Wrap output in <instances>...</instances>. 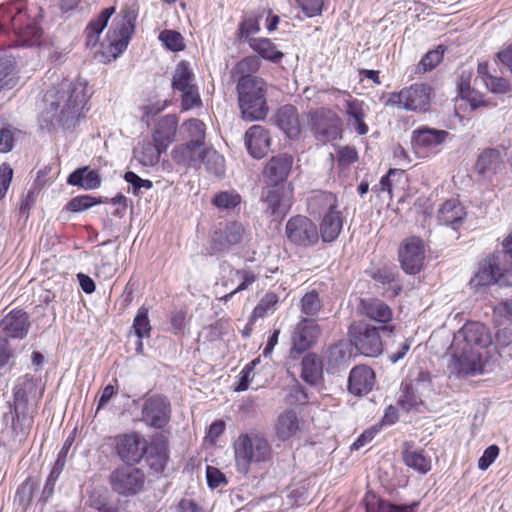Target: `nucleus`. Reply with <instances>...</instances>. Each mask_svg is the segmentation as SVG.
Wrapping results in <instances>:
<instances>
[{
	"label": "nucleus",
	"mask_w": 512,
	"mask_h": 512,
	"mask_svg": "<svg viewBox=\"0 0 512 512\" xmlns=\"http://www.w3.org/2000/svg\"><path fill=\"white\" fill-rule=\"evenodd\" d=\"M261 200L265 213L270 216L283 217L290 208V204L283 199V186L267 184L262 189Z\"/></svg>",
	"instance_id": "27"
},
{
	"label": "nucleus",
	"mask_w": 512,
	"mask_h": 512,
	"mask_svg": "<svg viewBox=\"0 0 512 512\" xmlns=\"http://www.w3.org/2000/svg\"><path fill=\"white\" fill-rule=\"evenodd\" d=\"M402 454L403 461L408 467L422 474L427 473L431 469L430 459L425 456L423 450L412 449V445L406 442Z\"/></svg>",
	"instance_id": "40"
},
{
	"label": "nucleus",
	"mask_w": 512,
	"mask_h": 512,
	"mask_svg": "<svg viewBox=\"0 0 512 512\" xmlns=\"http://www.w3.org/2000/svg\"><path fill=\"white\" fill-rule=\"evenodd\" d=\"M469 284L475 290L491 284L512 286V233L503 240L501 250L495 251L480 263Z\"/></svg>",
	"instance_id": "3"
},
{
	"label": "nucleus",
	"mask_w": 512,
	"mask_h": 512,
	"mask_svg": "<svg viewBox=\"0 0 512 512\" xmlns=\"http://www.w3.org/2000/svg\"><path fill=\"white\" fill-rule=\"evenodd\" d=\"M488 91L495 94H506L510 91V83L502 77L491 76L482 84Z\"/></svg>",
	"instance_id": "64"
},
{
	"label": "nucleus",
	"mask_w": 512,
	"mask_h": 512,
	"mask_svg": "<svg viewBox=\"0 0 512 512\" xmlns=\"http://www.w3.org/2000/svg\"><path fill=\"white\" fill-rule=\"evenodd\" d=\"M236 91L239 108L245 120L258 121L266 117L268 112L267 83L263 78L243 79L236 84Z\"/></svg>",
	"instance_id": "6"
},
{
	"label": "nucleus",
	"mask_w": 512,
	"mask_h": 512,
	"mask_svg": "<svg viewBox=\"0 0 512 512\" xmlns=\"http://www.w3.org/2000/svg\"><path fill=\"white\" fill-rule=\"evenodd\" d=\"M177 126L178 119L176 115L168 114L163 116L155 126V130L152 134L153 141L158 143L162 150H167L169 145L174 141Z\"/></svg>",
	"instance_id": "30"
},
{
	"label": "nucleus",
	"mask_w": 512,
	"mask_h": 512,
	"mask_svg": "<svg viewBox=\"0 0 512 512\" xmlns=\"http://www.w3.org/2000/svg\"><path fill=\"white\" fill-rule=\"evenodd\" d=\"M115 13V7L111 6L103 9L100 14L92 19L86 29V45L89 47H94L98 41L102 31L106 28L109 19Z\"/></svg>",
	"instance_id": "37"
},
{
	"label": "nucleus",
	"mask_w": 512,
	"mask_h": 512,
	"mask_svg": "<svg viewBox=\"0 0 512 512\" xmlns=\"http://www.w3.org/2000/svg\"><path fill=\"white\" fill-rule=\"evenodd\" d=\"M132 328L135 332V335L140 338L150 337L151 333V324L148 317V309L144 306H141L137 314L133 320Z\"/></svg>",
	"instance_id": "51"
},
{
	"label": "nucleus",
	"mask_w": 512,
	"mask_h": 512,
	"mask_svg": "<svg viewBox=\"0 0 512 512\" xmlns=\"http://www.w3.org/2000/svg\"><path fill=\"white\" fill-rule=\"evenodd\" d=\"M421 398L412 386L406 385L398 398L397 404L405 411L416 409L421 404Z\"/></svg>",
	"instance_id": "58"
},
{
	"label": "nucleus",
	"mask_w": 512,
	"mask_h": 512,
	"mask_svg": "<svg viewBox=\"0 0 512 512\" xmlns=\"http://www.w3.org/2000/svg\"><path fill=\"white\" fill-rule=\"evenodd\" d=\"M466 212L464 207L456 199H449L442 204L437 213V219L441 225L450 226L457 230L462 224Z\"/></svg>",
	"instance_id": "31"
},
{
	"label": "nucleus",
	"mask_w": 512,
	"mask_h": 512,
	"mask_svg": "<svg viewBox=\"0 0 512 512\" xmlns=\"http://www.w3.org/2000/svg\"><path fill=\"white\" fill-rule=\"evenodd\" d=\"M173 161L186 168H197L205 163L208 169L212 162L214 164V173L220 175L223 173V158L215 150L205 147H194L186 142L174 147L171 152Z\"/></svg>",
	"instance_id": "9"
},
{
	"label": "nucleus",
	"mask_w": 512,
	"mask_h": 512,
	"mask_svg": "<svg viewBox=\"0 0 512 512\" xmlns=\"http://www.w3.org/2000/svg\"><path fill=\"white\" fill-rule=\"evenodd\" d=\"M15 354L6 338L0 337V374H5L14 367Z\"/></svg>",
	"instance_id": "57"
},
{
	"label": "nucleus",
	"mask_w": 512,
	"mask_h": 512,
	"mask_svg": "<svg viewBox=\"0 0 512 512\" xmlns=\"http://www.w3.org/2000/svg\"><path fill=\"white\" fill-rule=\"evenodd\" d=\"M233 272L235 276L241 278L242 281L235 289L219 298V300L224 303L231 299L235 294L246 290L258 279V275L248 269L234 270Z\"/></svg>",
	"instance_id": "50"
},
{
	"label": "nucleus",
	"mask_w": 512,
	"mask_h": 512,
	"mask_svg": "<svg viewBox=\"0 0 512 512\" xmlns=\"http://www.w3.org/2000/svg\"><path fill=\"white\" fill-rule=\"evenodd\" d=\"M472 73L468 69H461L457 78V88L459 95L463 99L469 101L474 100L473 93L479 89L480 86H471Z\"/></svg>",
	"instance_id": "53"
},
{
	"label": "nucleus",
	"mask_w": 512,
	"mask_h": 512,
	"mask_svg": "<svg viewBox=\"0 0 512 512\" xmlns=\"http://www.w3.org/2000/svg\"><path fill=\"white\" fill-rule=\"evenodd\" d=\"M102 201L89 195H82L72 198L66 205V209L71 212H81L87 210L94 205L100 204Z\"/></svg>",
	"instance_id": "59"
},
{
	"label": "nucleus",
	"mask_w": 512,
	"mask_h": 512,
	"mask_svg": "<svg viewBox=\"0 0 512 512\" xmlns=\"http://www.w3.org/2000/svg\"><path fill=\"white\" fill-rule=\"evenodd\" d=\"M431 88L424 83H415L399 92L389 94L386 106L406 111H426L430 102Z\"/></svg>",
	"instance_id": "12"
},
{
	"label": "nucleus",
	"mask_w": 512,
	"mask_h": 512,
	"mask_svg": "<svg viewBox=\"0 0 512 512\" xmlns=\"http://www.w3.org/2000/svg\"><path fill=\"white\" fill-rule=\"evenodd\" d=\"M248 44L261 58L272 63H279L284 54L268 38H250Z\"/></svg>",
	"instance_id": "38"
},
{
	"label": "nucleus",
	"mask_w": 512,
	"mask_h": 512,
	"mask_svg": "<svg viewBox=\"0 0 512 512\" xmlns=\"http://www.w3.org/2000/svg\"><path fill=\"white\" fill-rule=\"evenodd\" d=\"M260 30L259 20L257 17H245L239 24L238 37L240 40H249L251 34H256Z\"/></svg>",
	"instance_id": "62"
},
{
	"label": "nucleus",
	"mask_w": 512,
	"mask_h": 512,
	"mask_svg": "<svg viewBox=\"0 0 512 512\" xmlns=\"http://www.w3.org/2000/svg\"><path fill=\"white\" fill-rule=\"evenodd\" d=\"M67 183L85 190H94L101 186V177L98 170L80 167L68 176Z\"/></svg>",
	"instance_id": "36"
},
{
	"label": "nucleus",
	"mask_w": 512,
	"mask_h": 512,
	"mask_svg": "<svg viewBox=\"0 0 512 512\" xmlns=\"http://www.w3.org/2000/svg\"><path fill=\"white\" fill-rule=\"evenodd\" d=\"M392 325L376 327L364 320L354 321L349 325L348 336L355 349L366 357H378L383 352V342L380 333L391 336Z\"/></svg>",
	"instance_id": "7"
},
{
	"label": "nucleus",
	"mask_w": 512,
	"mask_h": 512,
	"mask_svg": "<svg viewBox=\"0 0 512 512\" xmlns=\"http://www.w3.org/2000/svg\"><path fill=\"white\" fill-rule=\"evenodd\" d=\"M337 207V197L331 192L318 191L307 199V210L314 217H322Z\"/></svg>",
	"instance_id": "32"
},
{
	"label": "nucleus",
	"mask_w": 512,
	"mask_h": 512,
	"mask_svg": "<svg viewBox=\"0 0 512 512\" xmlns=\"http://www.w3.org/2000/svg\"><path fill=\"white\" fill-rule=\"evenodd\" d=\"M375 384L374 371L365 365L355 366L349 374L348 390L355 396L369 393Z\"/></svg>",
	"instance_id": "28"
},
{
	"label": "nucleus",
	"mask_w": 512,
	"mask_h": 512,
	"mask_svg": "<svg viewBox=\"0 0 512 512\" xmlns=\"http://www.w3.org/2000/svg\"><path fill=\"white\" fill-rule=\"evenodd\" d=\"M441 46L436 50L429 51L425 54V56L421 59L418 64V68H422L424 72L431 71L436 67L438 63L441 62L444 54V50H440Z\"/></svg>",
	"instance_id": "63"
},
{
	"label": "nucleus",
	"mask_w": 512,
	"mask_h": 512,
	"mask_svg": "<svg viewBox=\"0 0 512 512\" xmlns=\"http://www.w3.org/2000/svg\"><path fill=\"white\" fill-rule=\"evenodd\" d=\"M14 71V62L11 57H0V89L3 87H12V74Z\"/></svg>",
	"instance_id": "61"
},
{
	"label": "nucleus",
	"mask_w": 512,
	"mask_h": 512,
	"mask_svg": "<svg viewBox=\"0 0 512 512\" xmlns=\"http://www.w3.org/2000/svg\"><path fill=\"white\" fill-rule=\"evenodd\" d=\"M241 196L235 191H221L217 193L213 199L212 204L220 210H234L241 204Z\"/></svg>",
	"instance_id": "49"
},
{
	"label": "nucleus",
	"mask_w": 512,
	"mask_h": 512,
	"mask_svg": "<svg viewBox=\"0 0 512 512\" xmlns=\"http://www.w3.org/2000/svg\"><path fill=\"white\" fill-rule=\"evenodd\" d=\"M278 303L279 298L277 294L273 292L266 293L254 308L250 321L256 318H264L274 313Z\"/></svg>",
	"instance_id": "48"
},
{
	"label": "nucleus",
	"mask_w": 512,
	"mask_h": 512,
	"mask_svg": "<svg viewBox=\"0 0 512 512\" xmlns=\"http://www.w3.org/2000/svg\"><path fill=\"white\" fill-rule=\"evenodd\" d=\"M285 235L290 244L300 248H310L319 242L317 225L303 215L293 216L287 221Z\"/></svg>",
	"instance_id": "13"
},
{
	"label": "nucleus",
	"mask_w": 512,
	"mask_h": 512,
	"mask_svg": "<svg viewBox=\"0 0 512 512\" xmlns=\"http://www.w3.org/2000/svg\"><path fill=\"white\" fill-rule=\"evenodd\" d=\"M299 430V420L296 413L287 410L278 417L277 436L285 441L291 438Z\"/></svg>",
	"instance_id": "44"
},
{
	"label": "nucleus",
	"mask_w": 512,
	"mask_h": 512,
	"mask_svg": "<svg viewBox=\"0 0 512 512\" xmlns=\"http://www.w3.org/2000/svg\"><path fill=\"white\" fill-rule=\"evenodd\" d=\"M311 130L321 142L334 141L341 137V120L328 108H318L309 112Z\"/></svg>",
	"instance_id": "14"
},
{
	"label": "nucleus",
	"mask_w": 512,
	"mask_h": 512,
	"mask_svg": "<svg viewBox=\"0 0 512 512\" xmlns=\"http://www.w3.org/2000/svg\"><path fill=\"white\" fill-rule=\"evenodd\" d=\"M171 418V404L167 397L159 394L147 397L142 405L141 418L147 426L163 429Z\"/></svg>",
	"instance_id": "15"
},
{
	"label": "nucleus",
	"mask_w": 512,
	"mask_h": 512,
	"mask_svg": "<svg viewBox=\"0 0 512 512\" xmlns=\"http://www.w3.org/2000/svg\"><path fill=\"white\" fill-rule=\"evenodd\" d=\"M137 17L138 9L135 6H125L113 20L107 38L114 57L126 50L135 32Z\"/></svg>",
	"instance_id": "10"
},
{
	"label": "nucleus",
	"mask_w": 512,
	"mask_h": 512,
	"mask_svg": "<svg viewBox=\"0 0 512 512\" xmlns=\"http://www.w3.org/2000/svg\"><path fill=\"white\" fill-rule=\"evenodd\" d=\"M361 311L369 319L387 325L393 317L391 308L380 299L368 298L361 300Z\"/></svg>",
	"instance_id": "35"
},
{
	"label": "nucleus",
	"mask_w": 512,
	"mask_h": 512,
	"mask_svg": "<svg viewBox=\"0 0 512 512\" xmlns=\"http://www.w3.org/2000/svg\"><path fill=\"white\" fill-rule=\"evenodd\" d=\"M271 121L290 139H296L300 135L301 126L298 111L291 104L281 106L272 116Z\"/></svg>",
	"instance_id": "25"
},
{
	"label": "nucleus",
	"mask_w": 512,
	"mask_h": 512,
	"mask_svg": "<svg viewBox=\"0 0 512 512\" xmlns=\"http://www.w3.org/2000/svg\"><path fill=\"white\" fill-rule=\"evenodd\" d=\"M301 378L310 385H315L322 377V364L317 356L309 353L301 363Z\"/></svg>",
	"instance_id": "43"
},
{
	"label": "nucleus",
	"mask_w": 512,
	"mask_h": 512,
	"mask_svg": "<svg viewBox=\"0 0 512 512\" xmlns=\"http://www.w3.org/2000/svg\"><path fill=\"white\" fill-rule=\"evenodd\" d=\"M363 502L366 512H416L419 506V502H413L409 505H395L371 492L365 495Z\"/></svg>",
	"instance_id": "33"
},
{
	"label": "nucleus",
	"mask_w": 512,
	"mask_h": 512,
	"mask_svg": "<svg viewBox=\"0 0 512 512\" xmlns=\"http://www.w3.org/2000/svg\"><path fill=\"white\" fill-rule=\"evenodd\" d=\"M205 124L199 119H189L181 125L185 139L192 146L205 147Z\"/></svg>",
	"instance_id": "41"
},
{
	"label": "nucleus",
	"mask_w": 512,
	"mask_h": 512,
	"mask_svg": "<svg viewBox=\"0 0 512 512\" xmlns=\"http://www.w3.org/2000/svg\"><path fill=\"white\" fill-rule=\"evenodd\" d=\"M36 383L32 375L26 374L19 378L13 389L14 413L12 428L14 432L26 437L34 423L33 409L29 404V396L36 391Z\"/></svg>",
	"instance_id": "8"
},
{
	"label": "nucleus",
	"mask_w": 512,
	"mask_h": 512,
	"mask_svg": "<svg viewBox=\"0 0 512 512\" xmlns=\"http://www.w3.org/2000/svg\"><path fill=\"white\" fill-rule=\"evenodd\" d=\"M492 343V336L487 326L477 321L466 322L454 334L450 346L451 360L448 369L459 378L484 373Z\"/></svg>",
	"instance_id": "1"
},
{
	"label": "nucleus",
	"mask_w": 512,
	"mask_h": 512,
	"mask_svg": "<svg viewBox=\"0 0 512 512\" xmlns=\"http://www.w3.org/2000/svg\"><path fill=\"white\" fill-rule=\"evenodd\" d=\"M158 39L170 51L179 52L185 48L183 36L175 30L161 31Z\"/></svg>",
	"instance_id": "55"
},
{
	"label": "nucleus",
	"mask_w": 512,
	"mask_h": 512,
	"mask_svg": "<svg viewBox=\"0 0 512 512\" xmlns=\"http://www.w3.org/2000/svg\"><path fill=\"white\" fill-rule=\"evenodd\" d=\"M194 82L195 75L190 64L185 60L178 62L172 78V88L181 92L188 89V87L196 86Z\"/></svg>",
	"instance_id": "42"
},
{
	"label": "nucleus",
	"mask_w": 512,
	"mask_h": 512,
	"mask_svg": "<svg viewBox=\"0 0 512 512\" xmlns=\"http://www.w3.org/2000/svg\"><path fill=\"white\" fill-rule=\"evenodd\" d=\"M245 145L253 158H263L270 148L268 132L258 125L250 127L245 134Z\"/></svg>",
	"instance_id": "29"
},
{
	"label": "nucleus",
	"mask_w": 512,
	"mask_h": 512,
	"mask_svg": "<svg viewBox=\"0 0 512 512\" xmlns=\"http://www.w3.org/2000/svg\"><path fill=\"white\" fill-rule=\"evenodd\" d=\"M147 465L153 473H163L169 462L168 440L163 435L153 437L146 442L144 456Z\"/></svg>",
	"instance_id": "19"
},
{
	"label": "nucleus",
	"mask_w": 512,
	"mask_h": 512,
	"mask_svg": "<svg viewBox=\"0 0 512 512\" xmlns=\"http://www.w3.org/2000/svg\"><path fill=\"white\" fill-rule=\"evenodd\" d=\"M36 484L32 480V478H27L23 483L20 484V486L17 488L14 502L18 504V506L22 507L23 509H26L33 498L34 490H35Z\"/></svg>",
	"instance_id": "54"
},
{
	"label": "nucleus",
	"mask_w": 512,
	"mask_h": 512,
	"mask_svg": "<svg viewBox=\"0 0 512 512\" xmlns=\"http://www.w3.org/2000/svg\"><path fill=\"white\" fill-rule=\"evenodd\" d=\"M134 152L142 165L154 166L159 162L161 154L166 152V150H162L158 143L154 141H144L141 148L135 149Z\"/></svg>",
	"instance_id": "45"
},
{
	"label": "nucleus",
	"mask_w": 512,
	"mask_h": 512,
	"mask_svg": "<svg viewBox=\"0 0 512 512\" xmlns=\"http://www.w3.org/2000/svg\"><path fill=\"white\" fill-rule=\"evenodd\" d=\"M85 89L82 82L64 80L57 88L47 90L38 116L40 128L48 132L75 128L87 100Z\"/></svg>",
	"instance_id": "2"
},
{
	"label": "nucleus",
	"mask_w": 512,
	"mask_h": 512,
	"mask_svg": "<svg viewBox=\"0 0 512 512\" xmlns=\"http://www.w3.org/2000/svg\"><path fill=\"white\" fill-rule=\"evenodd\" d=\"M234 453L236 469L244 475L272 458L269 443L258 435L241 434L234 442Z\"/></svg>",
	"instance_id": "5"
},
{
	"label": "nucleus",
	"mask_w": 512,
	"mask_h": 512,
	"mask_svg": "<svg viewBox=\"0 0 512 512\" xmlns=\"http://www.w3.org/2000/svg\"><path fill=\"white\" fill-rule=\"evenodd\" d=\"M352 359V345L350 341L341 340L327 348L323 361L329 373H336L346 369Z\"/></svg>",
	"instance_id": "22"
},
{
	"label": "nucleus",
	"mask_w": 512,
	"mask_h": 512,
	"mask_svg": "<svg viewBox=\"0 0 512 512\" xmlns=\"http://www.w3.org/2000/svg\"><path fill=\"white\" fill-rule=\"evenodd\" d=\"M244 228L238 222H230L224 228L213 233L212 249L215 252L229 250L233 245L239 244L243 239Z\"/></svg>",
	"instance_id": "26"
},
{
	"label": "nucleus",
	"mask_w": 512,
	"mask_h": 512,
	"mask_svg": "<svg viewBox=\"0 0 512 512\" xmlns=\"http://www.w3.org/2000/svg\"><path fill=\"white\" fill-rule=\"evenodd\" d=\"M322 306L319 294L315 290L307 292L300 300L301 313L306 315L307 319L316 320Z\"/></svg>",
	"instance_id": "47"
},
{
	"label": "nucleus",
	"mask_w": 512,
	"mask_h": 512,
	"mask_svg": "<svg viewBox=\"0 0 512 512\" xmlns=\"http://www.w3.org/2000/svg\"><path fill=\"white\" fill-rule=\"evenodd\" d=\"M12 30L25 45H34L42 35L38 23L30 19L22 0L0 5V32Z\"/></svg>",
	"instance_id": "4"
},
{
	"label": "nucleus",
	"mask_w": 512,
	"mask_h": 512,
	"mask_svg": "<svg viewBox=\"0 0 512 512\" xmlns=\"http://www.w3.org/2000/svg\"><path fill=\"white\" fill-rule=\"evenodd\" d=\"M293 163L294 158L288 153H281L270 158L263 170L266 184L283 186L292 171Z\"/></svg>",
	"instance_id": "20"
},
{
	"label": "nucleus",
	"mask_w": 512,
	"mask_h": 512,
	"mask_svg": "<svg viewBox=\"0 0 512 512\" xmlns=\"http://www.w3.org/2000/svg\"><path fill=\"white\" fill-rule=\"evenodd\" d=\"M30 326L29 315L21 309H14L1 319L0 333L6 339H23L27 336Z\"/></svg>",
	"instance_id": "21"
},
{
	"label": "nucleus",
	"mask_w": 512,
	"mask_h": 512,
	"mask_svg": "<svg viewBox=\"0 0 512 512\" xmlns=\"http://www.w3.org/2000/svg\"><path fill=\"white\" fill-rule=\"evenodd\" d=\"M507 151L503 145L494 148H485L478 155L475 170L480 175L497 174L504 168V157Z\"/></svg>",
	"instance_id": "23"
},
{
	"label": "nucleus",
	"mask_w": 512,
	"mask_h": 512,
	"mask_svg": "<svg viewBox=\"0 0 512 512\" xmlns=\"http://www.w3.org/2000/svg\"><path fill=\"white\" fill-rule=\"evenodd\" d=\"M124 179L129 184L128 193H132L134 195H139L141 188L151 189L153 187L152 181L142 179L132 171H127L124 174Z\"/></svg>",
	"instance_id": "60"
},
{
	"label": "nucleus",
	"mask_w": 512,
	"mask_h": 512,
	"mask_svg": "<svg viewBox=\"0 0 512 512\" xmlns=\"http://www.w3.org/2000/svg\"><path fill=\"white\" fill-rule=\"evenodd\" d=\"M87 504L97 512H103L111 506L108 492L104 488H93L88 493Z\"/></svg>",
	"instance_id": "56"
},
{
	"label": "nucleus",
	"mask_w": 512,
	"mask_h": 512,
	"mask_svg": "<svg viewBox=\"0 0 512 512\" xmlns=\"http://www.w3.org/2000/svg\"><path fill=\"white\" fill-rule=\"evenodd\" d=\"M449 132L421 126L413 130L411 143L416 150L431 151L442 145L449 137Z\"/></svg>",
	"instance_id": "24"
},
{
	"label": "nucleus",
	"mask_w": 512,
	"mask_h": 512,
	"mask_svg": "<svg viewBox=\"0 0 512 512\" xmlns=\"http://www.w3.org/2000/svg\"><path fill=\"white\" fill-rule=\"evenodd\" d=\"M322 334V329L315 319L301 318L292 333L290 355L296 358L314 346Z\"/></svg>",
	"instance_id": "16"
},
{
	"label": "nucleus",
	"mask_w": 512,
	"mask_h": 512,
	"mask_svg": "<svg viewBox=\"0 0 512 512\" xmlns=\"http://www.w3.org/2000/svg\"><path fill=\"white\" fill-rule=\"evenodd\" d=\"M146 475L135 465L116 467L108 477L111 490L121 497H131L140 493L145 486Z\"/></svg>",
	"instance_id": "11"
},
{
	"label": "nucleus",
	"mask_w": 512,
	"mask_h": 512,
	"mask_svg": "<svg viewBox=\"0 0 512 512\" xmlns=\"http://www.w3.org/2000/svg\"><path fill=\"white\" fill-rule=\"evenodd\" d=\"M346 114L352 119L354 128L359 135L368 133V126L364 122L363 102L357 99L346 101Z\"/></svg>",
	"instance_id": "46"
},
{
	"label": "nucleus",
	"mask_w": 512,
	"mask_h": 512,
	"mask_svg": "<svg viewBox=\"0 0 512 512\" xmlns=\"http://www.w3.org/2000/svg\"><path fill=\"white\" fill-rule=\"evenodd\" d=\"M65 464L62 461H55L54 465L46 479L45 485L42 490L41 499L45 504L54 494V488L59 476L61 475Z\"/></svg>",
	"instance_id": "52"
},
{
	"label": "nucleus",
	"mask_w": 512,
	"mask_h": 512,
	"mask_svg": "<svg viewBox=\"0 0 512 512\" xmlns=\"http://www.w3.org/2000/svg\"><path fill=\"white\" fill-rule=\"evenodd\" d=\"M260 66L261 61L258 56H247L236 63L232 68L231 74L237 83H240L243 79H261V77L254 75L258 72Z\"/></svg>",
	"instance_id": "39"
},
{
	"label": "nucleus",
	"mask_w": 512,
	"mask_h": 512,
	"mask_svg": "<svg viewBox=\"0 0 512 512\" xmlns=\"http://www.w3.org/2000/svg\"><path fill=\"white\" fill-rule=\"evenodd\" d=\"M398 257L401 267L406 273L411 275L419 273L425 259L423 241L415 236L405 239L399 247Z\"/></svg>",
	"instance_id": "18"
},
{
	"label": "nucleus",
	"mask_w": 512,
	"mask_h": 512,
	"mask_svg": "<svg viewBox=\"0 0 512 512\" xmlns=\"http://www.w3.org/2000/svg\"><path fill=\"white\" fill-rule=\"evenodd\" d=\"M146 440L138 433L120 434L114 438L116 455L128 465L138 464L144 456Z\"/></svg>",
	"instance_id": "17"
},
{
	"label": "nucleus",
	"mask_w": 512,
	"mask_h": 512,
	"mask_svg": "<svg viewBox=\"0 0 512 512\" xmlns=\"http://www.w3.org/2000/svg\"><path fill=\"white\" fill-rule=\"evenodd\" d=\"M343 228V216L340 211H334L322 216L319 226V238L325 243L334 242L340 235Z\"/></svg>",
	"instance_id": "34"
}]
</instances>
